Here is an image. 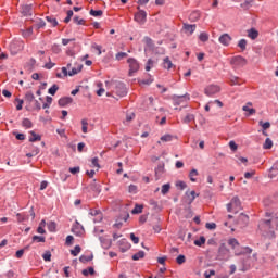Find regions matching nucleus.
Masks as SVG:
<instances>
[{
	"label": "nucleus",
	"mask_w": 278,
	"mask_h": 278,
	"mask_svg": "<svg viewBox=\"0 0 278 278\" xmlns=\"http://www.w3.org/2000/svg\"><path fill=\"white\" fill-rule=\"evenodd\" d=\"M258 125L264 129V131H266V129H270V123L269 122H258Z\"/></svg>",
	"instance_id": "nucleus-52"
},
{
	"label": "nucleus",
	"mask_w": 278,
	"mask_h": 278,
	"mask_svg": "<svg viewBox=\"0 0 278 278\" xmlns=\"http://www.w3.org/2000/svg\"><path fill=\"white\" fill-rule=\"evenodd\" d=\"M200 17H201V13H199V11L192 12L190 14V21H199Z\"/></svg>",
	"instance_id": "nucleus-46"
},
{
	"label": "nucleus",
	"mask_w": 278,
	"mask_h": 278,
	"mask_svg": "<svg viewBox=\"0 0 278 278\" xmlns=\"http://www.w3.org/2000/svg\"><path fill=\"white\" fill-rule=\"evenodd\" d=\"M81 131L88 134V119H81Z\"/></svg>",
	"instance_id": "nucleus-40"
},
{
	"label": "nucleus",
	"mask_w": 278,
	"mask_h": 278,
	"mask_svg": "<svg viewBox=\"0 0 278 278\" xmlns=\"http://www.w3.org/2000/svg\"><path fill=\"white\" fill-rule=\"evenodd\" d=\"M199 40L201 42H207V40H210V34L203 31V33H200L199 35Z\"/></svg>",
	"instance_id": "nucleus-33"
},
{
	"label": "nucleus",
	"mask_w": 278,
	"mask_h": 278,
	"mask_svg": "<svg viewBox=\"0 0 278 278\" xmlns=\"http://www.w3.org/2000/svg\"><path fill=\"white\" fill-rule=\"evenodd\" d=\"M149 205L153 206V210H157V207H160V205L157 204V201L153 199L149 201Z\"/></svg>",
	"instance_id": "nucleus-63"
},
{
	"label": "nucleus",
	"mask_w": 278,
	"mask_h": 278,
	"mask_svg": "<svg viewBox=\"0 0 278 278\" xmlns=\"http://www.w3.org/2000/svg\"><path fill=\"white\" fill-rule=\"evenodd\" d=\"M163 68H166L167 71H170L173 68V61H170V58H165L163 61Z\"/></svg>",
	"instance_id": "nucleus-26"
},
{
	"label": "nucleus",
	"mask_w": 278,
	"mask_h": 278,
	"mask_svg": "<svg viewBox=\"0 0 278 278\" xmlns=\"http://www.w3.org/2000/svg\"><path fill=\"white\" fill-rule=\"evenodd\" d=\"M127 63L129 64L128 75L129 77H134V73H138V71H140V63H138V60L134 58H129Z\"/></svg>",
	"instance_id": "nucleus-2"
},
{
	"label": "nucleus",
	"mask_w": 278,
	"mask_h": 278,
	"mask_svg": "<svg viewBox=\"0 0 278 278\" xmlns=\"http://www.w3.org/2000/svg\"><path fill=\"white\" fill-rule=\"evenodd\" d=\"M186 197L188 198V205H192V203H194V199L199 197V193H197V191H187Z\"/></svg>",
	"instance_id": "nucleus-14"
},
{
	"label": "nucleus",
	"mask_w": 278,
	"mask_h": 278,
	"mask_svg": "<svg viewBox=\"0 0 278 278\" xmlns=\"http://www.w3.org/2000/svg\"><path fill=\"white\" fill-rule=\"evenodd\" d=\"M239 220H242V223L247 225V223H249V215L241 213V215L239 216Z\"/></svg>",
	"instance_id": "nucleus-61"
},
{
	"label": "nucleus",
	"mask_w": 278,
	"mask_h": 278,
	"mask_svg": "<svg viewBox=\"0 0 278 278\" xmlns=\"http://www.w3.org/2000/svg\"><path fill=\"white\" fill-rule=\"evenodd\" d=\"M139 84L141 86H150V84H153V78H148V79L139 80Z\"/></svg>",
	"instance_id": "nucleus-53"
},
{
	"label": "nucleus",
	"mask_w": 278,
	"mask_h": 278,
	"mask_svg": "<svg viewBox=\"0 0 278 278\" xmlns=\"http://www.w3.org/2000/svg\"><path fill=\"white\" fill-rule=\"evenodd\" d=\"M154 64H155V61H153L152 59H149L146 65V71H151Z\"/></svg>",
	"instance_id": "nucleus-60"
},
{
	"label": "nucleus",
	"mask_w": 278,
	"mask_h": 278,
	"mask_svg": "<svg viewBox=\"0 0 278 278\" xmlns=\"http://www.w3.org/2000/svg\"><path fill=\"white\" fill-rule=\"evenodd\" d=\"M192 121H194V114H190L188 113L184 118H182V123L185 125H188V123H192Z\"/></svg>",
	"instance_id": "nucleus-29"
},
{
	"label": "nucleus",
	"mask_w": 278,
	"mask_h": 278,
	"mask_svg": "<svg viewBox=\"0 0 278 278\" xmlns=\"http://www.w3.org/2000/svg\"><path fill=\"white\" fill-rule=\"evenodd\" d=\"M114 92L117 97H127V86H125V83H116Z\"/></svg>",
	"instance_id": "nucleus-3"
},
{
	"label": "nucleus",
	"mask_w": 278,
	"mask_h": 278,
	"mask_svg": "<svg viewBox=\"0 0 278 278\" xmlns=\"http://www.w3.org/2000/svg\"><path fill=\"white\" fill-rule=\"evenodd\" d=\"M270 223H273V220L267 219V220H261L258 224V229L262 231L265 238H268V227L270 229Z\"/></svg>",
	"instance_id": "nucleus-5"
},
{
	"label": "nucleus",
	"mask_w": 278,
	"mask_h": 278,
	"mask_svg": "<svg viewBox=\"0 0 278 278\" xmlns=\"http://www.w3.org/2000/svg\"><path fill=\"white\" fill-rule=\"evenodd\" d=\"M182 31L186 34V36H192L194 31H197V24H182Z\"/></svg>",
	"instance_id": "nucleus-9"
},
{
	"label": "nucleus",
	"mask_w": 278,
	"mask_h": 278,
	"mask_svg": "<svg viewBox=\"0 0 278 278\" xmlns=\"http://www.w3.org/2000/svg\"><path fill=\"white\" fill-rule=\"evenodd\" d=\"M169 191H170V184H165L162 186V189H161L162 194H168Z\"/></svg>",
	"instance_id": "nucleus-45"
},
{
	"label": "nucleus",
	"mask_w": 278,
	"mask_h": 278,
	"mask_svg": "<svg viewBox=\"0 0 278 278\" xmlns=\"http://www.w3.org/2000/svg\"><path fill=\"white\" fill-rule=\"evenodd\" d=\"M218 258L228 260L229 258V248L225 243H222L218 249Z\"/></svg>",
	"instance_id": "nucleus-6"
},
{
	"label": "nucleus",
	"mask_w": 278,
	"mask_h": 278,
	"mask_svg": "<svg viewBox=\"0 0 278 278\" xmlns=\"http://www.w3.org/2000/svg\"><path fill=\"white\" fill-rule=\"evenodd\" d=\"M74 23H76V25H85L86 24V20L84 18H79V16H75L73 18Z\"/></svg>",
	"instance_id": "nucleus-56"
},
{
	"label": "nucleus",
	"mask_w": 278,
	"mask_h": 278,
	"mask_svg": "<svg viewBox=\"0 0 278 278\" xmlns=\"http://www.w3.org/2000/svg\"><path fill=\"white\" fill-rule=\"evenodd\" d=\"M22 127H24V129H31V127H34V123H31L29 118H23Z\"/></svg>",
	"instance_id": "nucleus-24"
},
{
	"label": "nucleus",
	"mask_w": 278,
	"mask_h": 278,
	"mask_svg": "<svg viewBox=\"0 0 278 278\" xmlns=\"http://www.w3.org/2000/svg\"><path fill=\"white\" fill-rule=\"evenodd\" d=\"M42 258H43L45 262H51V251H46L42 254Z\"/></svg>",
	"instance_id": "nucleus-54"
},
{
	"label": "nucleus",
	"mask_w": 278,
	"mask_h": 278,
	"mask_svg": "<svg viewBox=\"0 0 278 278\" xmlns=\"http://www.w3.org/2000/svg\"><path fill=\"white\" fill-rule=\"evenodd\" d=\"M252 3H253V0H245L243 3L240 4V8H242V10H249Z\"/></svg>",
	"instance_id": "nucleus-39"
},
{
	"label": "nucleus",
	"mask_w": 278,
	"mask_h": 278,
	"mask_svg": "<svg viewBox=\"0 0 278 278\" xmlns=\"http://www.w3.org/2000/svg\"><path fill=\"white\" fill-rule=\"evenodd\" d=\"M83 275H84V277H88V275H94V268L89 267L87 269H83Z\"/></svg>",
	"instance_id": "nucleus-44"
},
{
	"label": "nucleus",
	"mask_w": 278,
	"mask_h": 278,
	"mask_svg": "<svg viewBox=\"0 0 278 278\" xmlns=\"http://www.w3.org/2000/svg\"><path fill=\"white\" fill-rule=\"evenodd\" d=\"M230 63L232 66H247V59H244L242 55H237L231 59Z\"/></svg>",
	"instance_id": "nucleus-10"
},
{
	"label": "nucleus",
	"mask_w": 278,
	"mask_h": 278,
	"mask_svg": "<svg viewBox=\"0 0 278 278\" xmlns=\"http://www.w3.org/2000/svg\"><path fill=\"white\" fill-rule=\"evenodd\" d=\"M239 80H240L239 77L232 76V77H230V85H231V86H241V84L239 83Z\"/></svg>",
	"instance_id": "nucleus-48"
},
{
	"label": "nucleus",
	"mask_w": 278,
	"mask_h": 278,
	"mask_svg": "<svg viewBox=\"0 0 278 278\" xmlns=\"http://www.w3.org/2000/svg\"><path fill=\"white\" fill-rule=\"evenodd\" d=\"M144 42V52L149 53V51L155 52V42H153V39L151 37H144L143 38Z\"/></svg>",
	"instance_id": "nucleus-7"
},
{
	"label": "nucleus",
	"mask_w": 278,
	"mask_h": 278,
	"mask_svg": "<svg viewBox=\"0 0 278 278\" xmlns=\"http://www.w3.org/2000/svg\"><path fill=\"white\" fill-rule=\"evenodd\" d=\"M31 242H47V239L45 238V236H33L31 238Z\"/></svg>",
	"instance_id": "nucleus-34"
},
{
	"label": "nucleus",
	"mask_w": 278,
	"mask_h": 278,
	"mask_svg": "<svg viewBox=\"0 0 278 278\" xmlns=\"http://www.w3.org/2000/svg\"><path fill=\"white\" fill-rule=\"evenodd\" d=\"M238 47H240L241 51H247V39H241L238 42Z\"/></svg>",
	"instance_id": "nucleus-50"
},
{
	"label": "nucleus",
	"mask_w": 278,
	"mask_h": 278,
	"mask_svg": "<svg viewBox=\"0 0 278 278\" xmlns=\"http://www.w3.org/2000/svg\"><path fill=\"white\" fill-rule=\"evenodd\" d=\"M144 258V251H139L132 255L134 262H138V260Z\"/></svg>",
	"instance_id": "nucleus-32"
},
{
	"label": "nucleus",
	"mask_w": 278,
	"mask_h": 278,
	"mask_svg": "<svg viewBox=\"0 0 278 278\" xmlns=\"http://www.w3.org/2000/svg\"><path fill=\"white\" fill-rule=\"evenodd\" d=\"M228 244L229 247H231V249H236L237 247H240V242L236 238H230L228 240Z\"/></svg>",
	"instance_id": "nucleus-30"
},
{
	"label": "nucleus",
	"mask_w": 278,
	"mask_h": 278,
	"mask_svg": "<svg viewBox=\"0 0 278 278\" xmlns=\"http://www.w3.org/2000/svg\"><path fill=\"white\" fill-rule=\"evenodd\" d=\"M58 90H60V87L56 84H54L52 85V87L48 89V94L55 97V93L58 92Z\"/></svg>",
	"instance_id": "nucleus-31"
},
{
	"label": "nucleus",
	"mask_w": 278,
	"mask_h": 278,
	"mask_svg": "<svg viewBox=\"0 0 278 278\" xmlns=\"http://www.w3.org/2000/svg\"><path fill=\"white\" fill-rule=\"evenodd\" d=\"M240 210H242V202L240 201V198L233 197L230 203L227 204V212H235V214H238Z\"/></svg>",
	"instance_id": "nucleus-1"
},
{
	"label": "nucleus",
	"mask_w": 278,
	"mask_h": 278,
	"mask_svg": "<svg viewBox=\"0 0 278 278\" xmlns=\"http://www.w3.org/2000/svg\"><path fill=\"white\" fill-rule=\"evenodd\" d=\"M252 105V102H248L247 105L242 106L243 112H248L247 116H253V114H255L256 111L251 108Z\"/></svg>",
	"instance_id": "nucleus-16"
},
{
	"label": "nucleus",
	"mask_w": 278,
	"mask_h": 278,
	"mask_svg": "<svg viewBox=\"0 0 278 278\" xmlns=\"http://www.w3.org/2000/svg\"><path fill=\"white\" fill-rule=\"evenodd\" d=\"M197 177H199V172L197 169H191L189 173V179L190 181H192L193 184L197 182Z\"/></svg>",
	"instance_id": "nucleus-25"
},
{
	"label": "nucleus",
	"mask_w": 278,
	"mask_h": 278,
	"mask_svg": "<svg viewBox=\"0 0 278 278\" xmlns=\"http://www.w3.org/2000/svg\"><path fill=\"white\" fill-rule=\"evenodd\" d=\"M24 99H25V101H27V103H33V101H35L36 97L34 96V92L27 91L25 93Z\"/></svg>",
	"instance_id": "nucleus-27"
},
{
	"label": "nucleus",
	"mask_w": 278,
	"mask_h": 278,
	"mask_svg": "<svg viewBox=\"0 0 278 278\" xmlns=\"http://www.w3.org/2000/svg\"><path fill=\"white\" fill-rule=\"evenodd\" d=\"M218 40L224 47H229V45H231L232 38L229 36V34H223Z\"/></svg>",
	"instance_id": "nucleus-13"
},
{
	"label": "nucleus",
	"mask_w": 278,
	"mask_h": 278,
	"mask_svg": "<svg viewBox=\"0 0 278 278\" xmlns=\"http://www.w3.org/2000/svg\"><path fill=\"white\" fill-rule=\"evenodd\" d=\"M138 10L139 12L135 14V21L143 25V23H147V11L140 10V7H138Z\"/></svg>",
	"instance_id": "nucleus-8"
},
{
	"label": "nucleus",
	"mask_w": 278,
	"mask_h": 278,
	"mask_svg": "<svg viewBox=\"0 0 278 278\" xmlns=\"http://www.w3.org/2000/svg\"><path fill=\"white\" fill-rule=\"evenodd\" d=\"M48 230L51 232V233H55L56 229H58V224L55 222H49L48 225Z\"/></svg>",
	"instance_id": "nucleus-28"
},
{
	"label": "nucleus",
	"mask_w": 278,
	"mask_h": 278,
	"mask_svg": "<svg viewBox=\"0 0 278 278\" xmlns=\"http://www.w3.org/2000/svg\"><path fill=\"white\" fill-rule=\"evenodd\" d=\"M129 54H127L126 52H118L115 55V60H117V62H121V60H125V58H128Z\"/></svg>",
	"instance_id": "nucleus-41"
},
{
	"label": "nucleus",
	"mask_w": 278,
	"mask_h": 278,
	"mask_svg": "<svg viewBox=\"0 0 278 278\" xmlns=\"http://www.w3.org/2000/svg\"><path fill=\"white\" fill-rule=\"evenodd\" d=\"M89 214H90V216H99V218H100V220L102 219V217H101V211H99V210H90V212H89Z\"/></svg>",
	"instance_id": "nucleus-58"
},
{
	"label": "nucleus",
	"mask_w": 278,
	"mask_h": 278,
	"mask_svg": "<svg viewBox=\"0 0 278 278\" xmlns=\"http://www.w3.org/2000/svg\"><path fill=\"white\" fill-rule=\"evenodd\" d=\"M253 253V249L245 247L243 248L242 251H235V255L240 256V255H251Z\"/></svg>",
	"instance_id": "nucleus-17"
},
{
	"label": "nucleus",
	"mask_w": 278,
	"mask_h": 278,
	"mask_svg": "<svg viewBox=\"0 0 278 278\" xmlns=\"http://www.w3.org/2000/svg\"><path fill=\"white\" fill-rule=\"evenodd\" d=\"M214 275H216V270L214 269L204 273L205 278L214 277Z\"/></svg>",
	"instance_id": "nucleus-62"
},
{
	"label": "nucleus",
	"mask_w": 278,
	"mask_h": 278,
	"mask_svg": "<svg viewBox=\"0 0 278 278\" xmlns=\"http://www.w3.org/2000/svg\"><path fill=\"white\" fill-rule=\"evenodd\" d=\"M99 240L101 242L102 249L108 250V249H110V247H112V241H110L103 237H100Z\"/></svg>",
	"instance_id": "nucleus-21"
},
{
	"label": "nucleus",
	"mask_w": 278,
	"mask_h": 278,
	"mask_svg": "<svg viewBox=\"0 0 278 278\" xmlns=\"http://www.w3.org/2000/svg\"><path fill=\"white\" fill-rule=\"evenodd\" d=\"M218 92H220V86L218 85H208L204 89V94H206V97H214V94H218Z\"/></svg>",
	"instance_id": "nucleus-4"
},
{
	"label": "nucleus",
	"mask_w": 278,
	"mask_h": 278,
	"mask_svg": "<svg viewBox=\"0 0 278 278\" xmlns=\"http://www.w3.org/2000/svg\"><path fill=\"white\" fill-rule=\"evenodd\" d=\"M176 101L181 102V101H190V94L186 93L184 96H177Z\"/></svg>",
	"instance_id": "nucleus-43"
},
{
	"label": "nucleus",
	"mask_w": 278,
	"mask_h": 278,
	"mask_svg": "<svg viewBox=\"0 0 278 278\" xmlns=\"http://www.w3.org/2000/svg\"><path fill=\"white\" fill-rule=\"evenodd\" d=\"M5 277H7V278H14V277H16V274L14 273V270H9V271L5 274Z\"/></svg>",
	"instance_id": "nucleus-64"
},
{
	"label": "nucleus",
	"mask_w": 278,
	"mask_h": 278,
	"mask_svg": "<svg viewBox=\"0 0 278 278\" xmlns=\"http://www.w3.org/2000/svg\"><path fill=\"white\" fill-rule=\"evenodd\" d=\"M128 192H129L130 194H138V186H136V185H130V186L128 187Z\"/></svg>",
	"instance_id": "nucleus-49"
},
{
	"label": "nucleus",
	"mask_w": 278,
	"mask_h": 278,
	"mask_svg": "<svg viewBox=\"0 0 278 278\" xmlns=\"http://www.w3.org/2000/svg\"><path fill=\"white\" fill-rule=\"evenodd\" d=\"M263 149H273V140L270 138H266Z\"/></svg>",
	"instance_id": "nucleus-42"
},
{
	"label": "nucleus",
	"mask_w": 278,
	"mask_h": 278,
	"mask_svg": "<svg viewBox=\"0 0 278 278\" xmlns=\"http://www.w3.org/2000/svg\"><path fill=\"white\" fill-rule=\"evenodd\" d=\"M34 7L31 4L21 5V14L24 16H33Z\"/></svg>",
	"instance_id": "nucleus-11"
},
{
	"label": "nucleus",
	"mask_w": 278,
	"mask_h": 278,
	"mask_svg": "<svg viewBox=\"0 0 278 278\" xmlns=\"http://www.w3.org/2000/svg\"><path fill=\"white\" fill-rule=\"evenodd\" d=\"M142 210H144V206L136 204L134 210L131 211V214H142Z\"/></svg>",
	"instance_id": "nucleus-35"
},
{
	"label": "nucleus",
	"mask_w": 278,
	"mask_h": 278,
	"mask_svg": "<svg viewBox=\"0 0 278 278\" xmlns=\"http://www.w3.org/2000/svg\"><path fill=\"white\" fill-rule=\"evenodd\" d=\"M79 253H81V247L79 245H75L74 250H71V255H73L74 257H77Z\"/></svg>",
	"instance_id": "nucleus-38"
},
{
	"label": "nucleus",
	"mask_w": 278,
	"mask_h": 278,
	"mask_svg": "<svg viewBox=\"0 0 278 278\" xmlns=\"http://www.w3.org/2000/svg\"><path fill=\"white\" fill-rule=\"evenodd\" d=\"M73 103V98L71 97H63L59 99V106L60 108H66V105Z\"/></svg>",
	"instance_id": "nucleus-15"
},
{
	"label": "nucleus",
	"mask_w": 278,
	"mask_h": 278,
	"mask_svg": "<svg viewBox=\"0 0 278 278\" xmlns=\"http://www.w3.org/2000/svg\"><path fill=\"white\" fill-rule=\"evenodd\" d=\"M89 14L90 16H103V11L102 10H94V9H91L89 11Z\"/></svg>",
	"instance_id": "nucleus-37"
},
{
	"label": "nucleus",
	"mask_w": 278,
	"mask_h": 278,
	"mask_svg": "<svg viewBox=\"0 0 278 278\" xmlns=\"http://www.w3.org/2000/svg\"><path fill=\"white\" fill-rule=\"evenodd\" d=\"M46 21L51 23L52 27H58V20L53 16H46Z\"/></svg>",
	"instance_id": "nucleus-36"
},
{
	"label": "nucleus",
	"mask_w": 278,
	"mask_h": 278,
	"mask_svg": "<svg viewBox=\"0 0 278 278\" xmlns=\"http://www.w3.org/2000/svg\"><path fill=\"white\" fill-rule=\"evenodd\" d=\"M91 166L93 167V168H101V165L99 164V157H93V159H91Z\"/></svg>",
	"instance_id": "nucleus-47"
},
{
	"label": "nucleus",
	"mask_w": 278,
	"mask_h": 278,
	"mask_svg": "<svg viewBox=\"0 0 278 278\" xmlns=\"http://www.w3.org/2000/svg\"><path fill=\"white\" fill-rule=\"evenodd\" d=\"M29 134V142H40V140H42V137H40V135L36 134L34 130H31Z\"/></svg>",
	"instance_id": "nucleus-20"
},
{
	"label": "nucleus",
	"mask_w": 278,
	"mask_h": 278,
	"mask_svg": "<svg viewBox=\"0 0 278 278\" xmlns=\"http://www.w3.org/2000/svg\"><path fill=\"white\" fill-rule=\"evenodd\" d=\"M161 141L162 142H172L173 137H172V135H164V136L161 137Z\"/></svg>",
	"instance_id": "nucleus-59"
},
{
	"label": "nucleus",
	"mask_w": 278,
	"mask_h": 278,
	"mask_svg": "<svg viewBox=\"0 0 278 278\" xmlns=\"http://www.w3.org/2000/svg\"><path fill=\"white\" fill-rule=\"evenodd\" d=\"M195 247H203L205 244V238L201 236L198 240L194 241Z\"/></svg>",
	"instance_id": "nucleus-51"
},
{
	"label": "nucleus",
	"mask_w": 278,
	"mask_h": 278,
	"mask_svg": "<svg viewBox=\"0 0 278 278\" xmlns=\"http://www.w3.org/2000/svg\"><path fill=\"white\" fill-rule=\"evenodd\" d=\"M72 232L75 233V236H81L84 233V226L76 220L72 227Z\"/></svg>",
	"instance_id": "nucleus-12"
},
{
	"label": "nucleus",
	"mask_w": 278,
	"mask_h": 278,
	"mask_svg": "<svg viewBox=\"0 0 278 278\" xmlns=\"http://www.w3.org/2000/svg\"><path fill=\"white\" fill-rule=\"evenodd\" d=\"M53 66H55V63L51 62V58H49V62L43 65V68H46L47 71H51Z\"/></svg>",
	"instance_id": "nucleus-57"
},
{
	"label": "nucleus",
	"mask_w": 278,
	"mask_h": 278,
	"mask_svg": "<svg viewBox=\"0 0 278 278\" xmlns=\"http://www.w3.org/2000/svg\"><path fill=\"white\" fill-rule=\"evenodd\" d=\"M92 260H94V255L90 254V255H81L79 257V262H81V264H88V262H92Z\"/></svg>",
	"instance_id": "nucleus-23"
},
{
	"label": "nucleus",
	"mask_w": 278,
	"mask_h": 278,
	"mask_svg": "<svg viewBox=\"0 0 278 278\" xmlns=\"http://www.w3.org/2000/svg\"><path fill=\"white\" fill-rule=\"evenodd\" d=\"M81 68H84V65L78 64L77 67H74V68H72V70L68 72V76H70V77H73V76L77 75L78 73H81Z\"/></svg>",
	"instance_id": "nucleus-22"
},
{
	"label": "nucleus",
	"mask_w": 278,
	"mask_h": 278,
	"mask_svg": "<svg viewBox=\"0 0 278 278\" xmlns=\"http://www.w3.org/2000/svg\"><path fill=\"white\" fill-rule=\"evenodd\" d=\"M156 179H160L164 175V163H160L155 168Z\"/></svg>",
	"instance_id": "nucleus-19"
},
{
	"label": "nucleus",
	"mask_w": 278,
	"mask_h": 278,
	"mask_svg": "<svg viewBox=\"0 0 278 278\" xmlns=\"http://www.w3.org/2000/svg\"><path fill=\"white\" fill-rule=\"evenodd\" d=\"M260 36V31L255 28H251L248 30V38H251V40H257V37Z\"/></svg>",
	"instance_id": "nucleus-18"
},
{
	"label": "nucleus",
	"mask_w": 278,
	"mask_h": 278,
	"mask_svg": "<svg viewBox=\"0 0 278 278\" xmlns=\"http://www.w3.org/2000/svg\"><path fill=\"white\" fill-rule=\"evenodd\" d=\"M176 262L179 265L185 264L186 263V255H184V254L178 255L177 258H176Z\"/></svg>",
	"instance_id": "nucleus-55"
}]
</instances>
